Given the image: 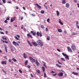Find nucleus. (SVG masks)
Returning <instances> with one entry per match:
<instances>
[{
    "instance_id": "13d9d810",
    "label": "nucleus",
    "mask_w": 79,
    "mask_h": 79,
    "mask_svg": "<svg viewBox=\"0 0 79 79\" xmlns=\"http://www.w3.org/2000/svg\"><path fill=\"white\" fill-rule=\"evenodd\" d=\"M27 67L28 68H31V67L30 66L28 65H27Z\"/></svg>"
},
{
    "instance_id": "412c9836",
    "label": "nucleus",
    "mask_w": 79,
    "mask_h": 79,
    "mask_svg": "<svg viewBox=\"0 0 79 79\" xmlns=\"http://www.w3.org/2000/svg\"><path fill=\"white\" fill-rule=\"evenodd\" d=\"M36 72L38 73V74H40V71L39 69L36 70Z\"/></svg>"
},
{
    "instance_id": "ea45409f",
    "label": "nucleus",
    "mask_w": 79,
    "mask_h": 79,
    "mask_svg": "<svg viewBox=\"0 0 79 79\" xmlns=\"http://www.w3.org/2000/svg\"><path fill=\"white\" fill-rule=\"evenodd\" d=\"M2 0L3 2L4 3H5L6 2V1H5V0Z\"/></svg>"
},
{
    "instance_id": "58836bf2",
    "label": "nucleus",
    "mask_w": 79,
    "mask_h": 79,
    "mask_svg": "<svg viewBox=\"0 0 79 79\" xmlns=\"http://www.w3.org/2000/svg\"><path fill=\"white\" fill-rule=\"evenodd\" d=\"M47 39L48 40H50V37L49 36H48Z\"/></svg>"
},
{
    "instance_id": "b1692460",
    "label": "nucleus",
    "mask_w": 79,
    "mask_h": 79,
    "mask_svg": "<svg viewBox=\"0 0 79 79\" xmlns=\"http://www.w3.org/2000/svg\"><path fill=\"white\" fill-rule=\"evenodd\" d=\"M56 13H57V16H58L60 15V13H59V12L58 10L56 11Z\"/></svg>"
},
{
    "instance_id": "052dcab7",
    "label": "nucleus",
    "mask_w": 79,
    "mask_h": 79,
    "mask_svg": "<svg viewBox=\"0 0 79 79\" xmlns=\"http://www.w3.org/2000/svg\"><path fill=\"white\" fill-rule=\"evenodd\" d=\"M51 73H55V72H54L53 71H51Z\"/></svg>"
},
{
    "instance_id": "4468645a",
    "label": "nucleus",
    "mask_w": 79,
    "mask_h": 79,
    "mask_svg": "<svg viewBox=\"0 0 79 79\" xmlns=\"http://www.w3.org/2000/svg\"><path fill=\"white\" fill-rule=\"evenodd\" d=\"M58 74L59 76H63V73L62 72H61L60 73H58Z\"/></svg>"
},
{
    "instance_id": "0e129e2a",
    "label": "nucleus",
    "mask_w": 79,
    "mask_h": 79,
    "mask_svg": "<svg viewBox=\"0 0 79 79\" xmlns=\"http://www.w3.org/2000/svg\"><path fill=\"white\" fill-rule=\"evenodd\" d=\"M11 60L10 59H9V62H11Z\"/></svg>"
},
{
    "instance_id": "09e8293b",
    "label": "nucleus",
    "mask_w": 79,
    "mask_h": 79,
    "mask_svg": "<svg viewBox=\"0 0 79 79\" xmlns=\"http://www.w3.org/2000/svg\"><path fill=\"white\" fill-rule=\"evenodd\" d=\"M41 28H44V27L43 25L41 26Z\"/></svg>"
},
{
    "instance_id": "72a5a7b5",
    "label": "nucleus",
    "mask_w": 79,
    "mask_h": 79,
    "mask_svg": "<svg viewBox=\"0 0 79 79\" xmlns=\"http://www.w3.org/2000/svg\"><path fill=\"white\" fill-rule=\"evenodd\" d=\"M2 71L4 73H5V74L6 73V71H5L4 69H2Z\"/></svg>"
},
{
    "instance_id": "9d476101",
    "label": "nucleus",
    "mask_w": 79,
    "mask_h": 79,
    "mask_svg": "<svg viewBox=\"0 0 79 79\" xmlns=\"http://www.w3.org/2000/svg\"><path fill=\"white\" fill-rule=\"evenodd\" d=\"M1 63L2 64H6V61H2L1 62Z\"/></svg>"
},
{
    "instance_id": "20e7f679",
    "label": "nucleus",
    "mask_w": 79,
    "mask_h": 79,
    "mask_svg": "<svg viewBox=\"0 0 79 79\" xmlns=\"http://www.w3.org/2000/svg\"><path fill=\"white\" fill-rule=\"evenodd\" d=\"M71 48L73 50H75L76 49V46H75V45L73 44L71 46Z\"/></svg>"
},
{
    "instance_id": "680f3d73",
    "label": "nucleus",
    "mask_w": 79,
    "mask_h": 79,
    "mask_svg": "<svg viewBox=\"0 0 79 79\" xmlns=\"http://www.w3.org/2000/svg\"><path fill=\"white\" fill-rule=\"evenodd\" d=\"M58 63L59 64H62V63H60V62H58Z\"/></svg>"
},
{
    "instance_id": "c9c22d12",
    "label": "nucleus",
    "mask_w": 79,
    "mask_h": 79,
    "mask_svg": "<svg viewBox=\"0 0 79 79\" xmlns=\"http://www.w3.org/2000/svg\"><path fill=\"white\" fill-rule=\"evenodd\" d=\"M15 38L16 40H19V39L18 38V37H17L15 36Z\"/></svg>"
},
{
    "instance_id": "a211bd4d",
    "label": "nucleus",
    "mask_w": 79,
    "mask_h": 79,
    "mask_svg": "<svg viewBox=\"0 0 79 79\" xmlns=\"http://www.w3.org/2000/svg\"><path fill=\"white\" fill-rule=\"evenodd\" d=\"M23 57L25 59L26 58H27V56H26V54H25V53H23Z\"/></svg>"
},
{
    "instance_id": "9b49d317",
    "label": "nucleus",
    "mask_w": 79,
    "mask_h": 79,
    "mask_svg": "<svg viewBox=\"0 0 79 79\" xmlns=\"http://www.w3.org/2000/svg\"><path fill=\"white\" fill-rule=\"evenodd\" d=\"M15 18L16 17H14L11 19L10 20V22H11V23H12L13 21H14L15 19Z\"/></svg>"
},
{
    "instance_id": "c85d7f7f",
    "label": "nucleus",
    "mask_w": 79,
    "mask_h": 79,
    "mask_svg": "<svg viewBox=\"0 0 79 79\" xmlns=\"http://www.w3.org/2000/svg\"><path fill=\"white\" fill-rule=\"evenodd\" d=\"M28 44H29L30 45V46H31V47H32V44H31V43H30L29 42V41H28Z\"/></svg>"
},
{
    "instance_id": "ddd939ff",
    "label": "nucleus",
    "mask_w": 79,
    "mask_h": 79,
    "mask_svg": "<svg viewBox=\"0 0 79 79\" xmlns=\"http://www.w3.org/2000/svg\"><path fill=\"white\" fill-rule=\"evenodd\" d=\"M35 64L36 65V66H39L40 65V64L39 63V62H38V61H37V60H36Z\"/></svg>"
},
{
    "instance_id": "f03ea898",
    "label": "nucleus",
    "mask_w": 79,
    "mask_h": 79,
    "mask_svg": "<svg viewBox=\"0 0 79 79\" xmlns=\"http://www.w3.org/2000/svg\"><path fill=\"white\" fill-rule=\"evenodd\" d=\"M62 54L64 56H65V58H66V59H67V60H69V56H68L66 54H64L63 53H62Z\"/></svg>"
},
{
    "instance_id": "f8f14e48",
    "label": "nucleus",
    "mask_w": 79,
    "mask_h": 79,
    "mask_svg": "<svg viewBox=\"0 0 79 79\" xmlns=\"http://www.w3.org/2000/svg\"><path fill=\"white\" fill-rule=\"evenodd\" d=\"M27 35L28 37H31V39H32L33 38V37H32V35H31L30 33H28L27 34Z\"/></svg>"
},
{
    "instance_id": "4d7b16f0",
    "label": "nucleus",
    "mask_w": 79,
    "mask_h": 79,
    "mask_svg": "<svg viewBox=\"0 0 79 79\" xmlns=\"http://www.w3.org/2000/svg\"><path fill=\"white\" fill-rule=\"evenodd\" d=\"M74 0V2H75V3H77V1L76 0Z\"/></svg>"
},
{
    "instance_id": "4c0bfd02",
    "label": "nucleus",
    "mask_w": 79,
    "mask_h": 79,
    "mask_svg": "<svg viewBox=\"0 0 79 79\" xmlns=\"http://www.w3.org/2000/svg\"><path fill=\"white\" fill-rule=\"evenodd\" d=\"M5 49L6 52H8L7 51V48L6 47H5Z\"/></svg>"
},
{
    "instance_id": "f3484780",
    "label": "nucleus",
    "mask_w": 79,
    "mask_h": 79,
    "mask_svg": "<svg viewBox=\"0 0 79 79\" xmlns=\"http://www.w3.org/2000/svg\"><path fill=\"white\" fill-rule=\"evenodd\" d=\"M59 23L61 24V25H63V23L61 21V19H59Z\"/></svg>"
},
{
    "instance_id": "e2e57ef3",
    "label": "nucleus",
    "mask_w": 79,
    "mask_h": 79,
    "mask_svg": "<svg viewBox=\"0 0 79 79\" xmlns=\"http://www.w3.org/2000/svg\"><path fill=\"white\" fill-rule=\"evenodd\" d=\"M42 68L43 69H45V67H42Z\"/></svg>"
},
{
    "instance_id": "6ab92c4d",
    "label": "nucleus",
    "mask_w": 79,
    "mask_h": 79,
    "mask_svg": "<svg viewBox=\"0 0 79 79\" xmlns=\"http://www.w3.org/2000/svg\"><path fill=\"white\" fill-rule=\"evenodd\" d=\"M28 63V61H27V60L25 61V65H27V63Z\"/></svg>"
},
{
    "instance_id": "69168bd1",
    "label": "nucleus",
    "mask_w": 79,
    "mask_h": 79,
    "mask_svg": "<svg viewBox=\"0 0 79 79\" xmlns=\"http://www.w3.org/2000/svg\"><path fill=\"white\" fill-rule=\"evenodd\" d=\"M0 30L1 31H2L3 30V29H2L1 27H0Z\"/></svg>"
},
{
    "instance_id": "423d86ee",
    "label": "nucleus",
    "mask_w": 79,
    "mask_h": 79,
    "mask_svg": "<svg viewBox=\"0 0 79 79\" xmlns=\"http://www.w3.org/2000/svg\"><path fill=\"white\" fill-rule=\"evenodd\" d=\"M36 34L37 36H39V35L40 37H42V33H41V32H40L39 33V31H38L37 32Z\"/></svg>"
},
{
    "instance_id": "de8ad7c7",
    "label": "nucleus",
    "mask_w": 79,
    "mask_h": 79,
    "mask_svg": "<svg viewBox=\"0 0 79 79\" xmlns=\"http://www.w3.org/2000/svg\"><path fill=\"white\" fill-rule=\"evenodd\" d=\"M47 22H48H48H49V21H50V19H47Z\"/></svg>"
},
{
    "instance_id": "aec40b11",
    "label": "nucleus",
    "mask_w": 79,
    "mask_h": 79,
    "mask_svg": "<svg viewBox=\"0 0 79 79\" xmlns=\"http://www.w3.org/2000/svg\"><path fill=\"white\" fill-rule=\"evenodd\" d=\"M56 66H58V67L59 68H62V67H61V66H60V65H59V64H56Z\"/></svg>"
},
{
    "instance_id": "6e6d98bb",
    "label": "nucleus",
    "mask_w": 79,
    "mask_h": 79,
    "mask_svg": "<svg viewBox=\"0 0 79 79\" xmlns=\"http://www.w3.org/2000/svg\"><path fill=\"white\" fill-rule=\"evenodd\" d=\"M76 24L77 25H78V21H77Z\"/></svg>"
},
{
    "instance_id": "2f4dec72",
    "label": "nucleus",
    "mask_w": 79,
    "mask_h": 79,
    "mask_svg": "<svg viewBox=\"0 0 79 79\" xmlns=\"http://www.w3.org/2000/svg\"><path fill=\"white\" fill-rule=\"evenodd\" d=\"M41 13H42V14H44V10H42L41 11Z\"/></svg>"
},
{
    "instance_id": "3c124183",
    "label": "nucleus",
    "mask_w": 79,
    "mask_h": 79,
    "mask_svg": "<svg viewBox=\"0 0 79 79\" xmlns=\"http://www.w3.org/2000/svg\"><path fill=\"white\" fill-rule=\"evenodd\" d=\"M23 10H26V8H25V7H23Z\"/></svg>"
},
{
    "instance_id": "0eeeda50",
    "label": "nucleus",
    "mask_w": 79,
    "mask_h": 79,
    "mask_svg": "<svg viewBox=\"0 0 79 79\" xmlns=\"http://www.w3.org/2000/svg\"><path fill=\"white\" fill-rule=\"evenodd\" d=\"M31 44H32V45H33L34 46H35V47L38 45V44H37L35 42H32Z\"/></svg>"
},
{
    "instance_id": "1a4fd4ad",
    "label": "nucleus",
    "mask_w": 79,
    "mask_h": 79,
    "mask_svg": "<svg viewBox=\"0 0 79 79\" xmlns=\"http://www.w3.org/2000/svg\"><path fill=\"white\" fill-rule=\"evenodd\" d=\"M31 33H32V35H35L37 34V33L36 32H34L33 31H31Z\"/></svg>"
},
{
    "instance_id": "603ef678",
    "label": "nucleus",
    "mask_w": 79,
    "mask_h": 79,
    "mask_svg": "<svg viewBox=\"0 0 79 79\" xmlns=\"http://www.w3.org/2000/svg\"><path fill=\"white\" fill-rule=\"evenodd\" d=\"M4 58H5V59H7V58L6 57V56H4Z\"/></svg>"
},
{
    "instance_id": "864d4df0",
    "label": "nucleus",
    "mask_w": 79,
    "mask_h": 79,
    "mask_svg": "<svg viewBox=\"0 0 79 79\" xmlns=\"http://www.w3.org/2000/svg\"><path fill=\"white\" fill-rule=\"evenodd\" d=\"M57 51H58V52H61V51H60V50L59 49H57Z\"/></svg>"
},
{
    "instance_id": "4be33fe9",
    "label": "nucleus",
    "mask_w": 79,
    "mask_h": 79,
    "mask_svg": "<svg viewBox=\"0 0 79 79\" xmlns=\"http://www.w3.org/2000/svg\"><path fill=\"white\" fill-rule=\"evenodd\" d=\"M12 60H13V61H14V62H16V61H17V60H16V59H15V58H13L12 59Z\"/></svg>"
},
{
    "instance_id": "39448f33",
    "label": "nucleus",
    "mask_w": 79,
    "mask_h": 79,
    "mask_svg": "<svg viewBox=\"0 0 79 79\" xmlns=\"http://www.w3.org/2000/svg\"><path fill=\"white\" fill-rule=\"evenodd\" d=\"M67 48L68 52H71V53H73V51L72 50V49H71L70 47L68 46L67 47Z\"/></svg>"
},
{
    "instance_id": "6e6552de",
    "label": "nucleus",
    "mask_w": 79,
    "mask_h": 79,
    "mask_svg": "<svg viewBox=\"0 0 79 79\" xmlns=\"http://www.w3.org/2000/svg\"><path fill=\"white\" fill-rule=\"evenodd\" d=\"M13 44L14 45H15V46L17 45V46H19V44L18 43H16L15 41H14L13 42Z\"/></svg>"
},
{
    "instance_id": "a18cd8bd",
    "label": "nucleus",
    "mask_w": 79,
    "mask_h": 79,
    "mask_svg": "<svg viewBox=\"0 0 79 79\" xmlns=\"http://www.w3.org/2000/svg\"><path fill=\"white\" fill-rule=\"evenodd\" d=\"M0 33H1V34H4V33L2 31H0Z\"/></svg>"
},
{
    "instance_id": "bf43d9fd",
    "label": "nucleus",
    "mask_w": 79,
    "mask_h": 79,
    "mask_svg": "<svg viewBox=\"0 0 79 79\" xmlns=\"http://www.w3.org/2000/svg\"><path fill=\"white\" fill-rule=\"evenodd\" d=\"M30 75H31V77H33V75H32V74H31Z\"/></svg>"
},
{
    "instance_id": "f704fd0d",
    "label": "nucleus",
    "mask_w": 79,
    "mask_h": 79,
    "mask_svg": "<svg viewBox=\"0 0 79 79\" xmlns=\"http://www.w3.org/2000/svg\"><path fill=\"white\" fill-rule=\"evenodd\" d=\"M61 60H63V61H66L65 60V59L64 58H61Z\"/></svg>"
},
{
    "instance_id": "e433bc0d",
    "label": "nucleus",
    "mask_w": 79,
    "mask_h": 79,
    "mask_svg": "<svg viewBox=\"0 0 79 79\" xmlns=\"http://www.w3.org/2000/svg\"><path fill=\"white\" fill-rule=\"evenodd\" d=\"M19 73H23V72L22 71H21V69H19Z\"/></svg>"
},
{
    "instance_id": "a19ab883",
    "label": "nucleus",
    "mask_w": 79,
    "mask_h": 79,
    "mask_svg": "<svg viewBox=\"0 0 79 79\" xmlns=\"http://www.w3.org/2000/svg\"><path fill=\"white\" fill-rule=\"evenodd\" d=\"M48 28H47V27H46V32H48Z\"/></svg>"
},
{
    "instance_id": "2eb2a0df",
    "label": "nucleus",
    "mask_w": 79,
    "mask_h": 79,
    "mask_svg": "<svg viewBox=\"0 0 79 79\" xmlns=\"http://www.w3.org/2000/svg\"><path fill=\"white\" fill-rule=\"evenodd\" d=\"M36 5L38 7V8L39 9H40V8H41V6H39L38 4L36 3Z\"/></svg>"
},
{
    "instance_id": "f257e3e1",
    "label": "nucleus",
    "mask_w": 79,
    "mask_h": 79,
    "mask_svg": "<svg viewBox=\"0 0 79 79\" xmlns=\"http://www.w3.org/2000/svg\"><path fill=\"white\" fill-rule=\"evenodd\" d=\"M37 42L39 45H40V47H42L44 45V44H43V42L41 41V40H39L37 41Z\"/></svg>"
},
{
    "instance_id": "338daca9",
    "label": "nucleus",
    "mask_w": 79,
    "mask_h": 79,
    "mask_svg": "<svg viewBox=\"0 0 79 79\" xmlns=\"http://www.w3.org/2000/svg\"><path fill=\"white\" fill-rule=\"evenodd\" d=\"M77 28H78V29H79V25H77Z\"/></svg>"
},
{
    "instance_id": "c756f323",
    "label": "nucleus",
    "mask_w": 79,
    "mask_h": 79,
    "mask_svg": "<svg viewBox=\"0 0 79 79\" xmlns=\"http://www.w3.org/2000/svg\"><path fill=\"white\" fill-rule=\"evenodd\" d=\"M58 31L59 32H62V30L61 29H58Z\"/></svg>"
},
{
    "instance_id": "7ed1b4c3",
    "label": "nucleus",
    "mask_w": 79,
    "mask_h": 79,
    "mask_svg": "<svg viewBox=\"0 0 79 79\" xmlns=\"http://www.w3.org/2000/svg\"><path fill=\"white\" fill-rule=\"evenodd\" d=\"M29 58L32 63H35V60L31 57H29Z\"/></svg>"
},
{
    "instance_id": "c03bdc74",
    "label": "nucleus",
    "mask_w": 79,
    "mask_h": 79,
    "mask_svg": "<svg viewBox=\"0 0 79 79\" xmlns=\"http://www.w3.org/2000/svg\"><path fill=\"white\" fill-rule=\"evenodd\" d=\"M16 36H17L18 38H19V37H20V36L18 35H16Z\"/></svg>"
},
{
    "instance_id": "5fc2aeb1",
    "label": "nucleus",
    "mask_w": 79,
    "mask_h": 79,
    "mask_svg": "<svg viewBox=\"0 0 79 79\" xmlns=\"http://www.w3.org/2000/svg\"><path fill=\"white\" fill-rule=\"evenodd\" d=\"M4 22L5 23H7V20H6L4 21Z\"/></svg>"
},
{
    "instance_id": "393cba45",
    "label": "nucleus",
    "mask_w": 79,
    "mask_h": 79,
    "mask_svg": "<svg viewBox=\"0 0 79 79\" xmlns=\"http://www.w3.org/2000/svg\"><path fill=\"white\" fill-rule=\"evenodd\" d=\"M66 2V1L65 0H62V3L63 4H65Z\"/></svg>"
},
{
    "instance_id": "7c9ffc66",
    "label": "nucleus",
    "mask_w": 79,
    "mask_h": 79,
    "mask_svg": "<svg viewBox=\"0 0 79 79\" xmlns=\"http://www.w3.org/2000/svg\"><path fill=\"white\" fill-rule=\"evenodd\" d=\"M77 33H75L74 32H73L72 33V35H77Z\"/></svg>"
},
{
    "instance_id": "473e14b6",
    "label": "nucleus",
    "mask_w": 79,
    "mask_h": 79,
    "mask_svg": "<svg viewBox=\"0 0 79 79\" xmlns=\"http://www.w3.org/2000/svg\"><path fill=\"white\" fill-rule=\"evenodd\" d=\"M44 77L45 78L47 77V75H46V74L45 73H44Z\"/></svg>"
},
{
    "instance_id": "cd10ccee",
    "label": "nucleus",
    "mask_w": 79,
    "mask_h": 79,
    "mask_svg": "<svg viewBox=\"0 0 79 79\" xmlns=\"http://www.w3.org/2000/svg\"><path fill=\"white\" fill-rule=\"evenodd\" d=\"M2 39H3V40H7V39H6V38L4 37V36H2Z\"/></svg>"
},
{
    "instance_id": "5701e85b",
    "label": "nucleus",
    "mask_w": 79,
    "mask_h": 79,
    "mask_svg": "<svg viewBox=\"0 0 79 79\" xmlns=\"http://www.w3.org/2000/svg\"><path fill=\"white\" fill-rule=\"evenodd\" d=\"M43 63H44V64H43L44 66V67H45V68H47V66H46V65H45V64H46V63H45L44 62V61H42Z\"/></svg>"
},
{
    "instance_id": "bb28decb",
    "label": "nucleus",
    "mask_w": 79,
    "mask_h": 79,
    "mask_svg": "<svg viewBox=\"0 0 79 79\" xmlns=\"http://www.w3.org/2000/svg\"><path fill=\"white\" fill-rule=\"evenodd\" d=\"M69 4L68 3H67L66 4V7L67 8H69Z\"/></svg>"
},
{
    "instance_id": "8fccbe9b",
    "label": "nucleus",
    "mask_w": 79,
    "mask_h": 79,
    "mask_svg": "<svg viewBox=\"0 0 79 79\" xmlns=\"http://www.w3.org/2000/svg\"><path fill=\"white\" fill-rule=\"evenodd\" d=\"M56 74H57V73H56L55 74H54L53 75V76H56Z\"/></svg>"
},
{
    "instance_id": "774afa93",
    "label": "nucleus",
    "mask_w": 79,
    "mask_h": 79,
    "mask_svg": "<svg viewBox=\"0 0 79 79\" xmlns=\"http://www.w3.org/2000/svg\"><path fill=\"white\" fill-rule=\"evenodd\" d=\"M14 26H15L16 27H17V25H14Z\"/></svg>"
},
{
    "instance_id": "a878e982",
    "label": "nucleus",
    "mask_w": 79,
    "mask_h": 79,
    "mask_svg": "<svg viewBox=\"0 0 79 79\" xmlns=\"http://www.w3.org/2000/svg\"><path fill=\"white\" fill-rule=\"evenodd\" d=\"M2 41L3 42V43H4V42H5V43L6 44H8V41H6V40L3 41V40H2Z\"/></svg>"
},
{
    "instance_id": "37998d69",
    "label": "nucleus",
    "mask_w": 79,
    "mask_h": 79,
    "mask_svg": "<svg viewBox=\"0 0 79 79\" xmlns=\"http://www.w3.org/2000/svg\"><path fill=\"white\" fill-rule=\"evenodd\" d=\"M31 16H35V15L34 14H32L31 15Z\"/></svg>"
},
{
    "instance_id": "79ce46f5",
    "label": "nucleus",
    "mask_w": 79,
    "mask_h": 79,
    "mask_svg": "<svg viewBox=\"0 0 79 79\" xmlns=\"http://www.w3.org/2000/svg\"><path fill=\"white\" fill-rule=\"evenodd\" d=\"M6 20H10V17H7V18L6 19Z\"/></svg>"
},
{
    "instance_id": "dca6fc26",
    "label": "nucleus",
    "mask_w": 79,
    "mask_h": 79,
    "mask_svg": "<svg viewBox=\"0 0 79 79\" xmlns=\"http://www.w3.org/2000/svg\"><path fill=\"white\" fill-rule=\"evenodd\" d=\"M72 74H73L74 75H76V76L78 75V73L74 72H72Z\"/></svg>"
},
{
    "instance_id": "49530a36",
    "label": "nucleus",
    "mask_w": 79,
    "mask_h": 79,
    "mask_svg": "<svg viewBox=\"0 0 79 79\" xmlns=\"http://www.w3.org/2000/svg\"><path fill=\"white\" fill-rule=\"evenodd\" d=\"M23 17H21L20 18V20H23Z\"/></svg>"
}]
</instances>
